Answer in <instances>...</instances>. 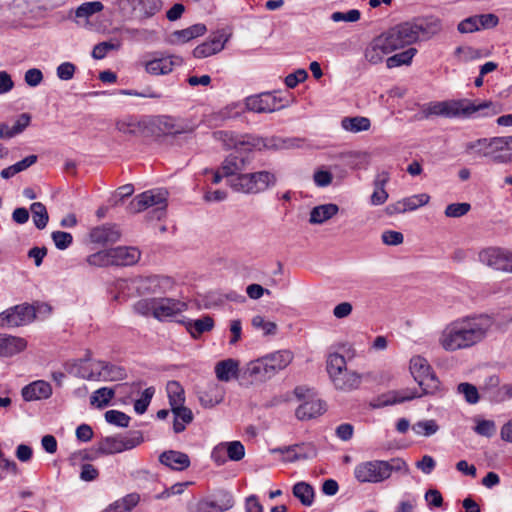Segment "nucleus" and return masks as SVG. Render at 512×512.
<instances>
[{"label":"nucleus","instance_id":"obj_1","mask_svg":"<svg viewBox=\"0 0 512 512\" xmlns=\"http://www.w3.org/2000/svg\"><path fill=\"white\" fill-rule=\"evenodd\" d=\"M493 324V318L487 314L458 318L442 330L439 344L447 352L469 349L486 338Z\"/></svg>","mask_w":512,"mask_h":512},{"label":"nucleus","instance_id":"obj_2","mask_svg":"<svg viewBox=\"0 0 512 512\" xmlns=\"http://www.w3.org/2000/svg\"><path fill=\"white\" fill-rule=\"evenodd\" d=\"M213 137L222 143L224 149L235 150V152L225 157L220 166V170L225 177H236L238 174H242L241 172L247 169L252 162L250 153L253 149L271 148L273 146L268 143L267 139L248 134L240 135L233 131H215Z\"/></svg>","mask_w":512,"mask_h":512},{"label":"nucleus","instance_id":"obj_3","mask_svg":"<svg viewBox=\"0 0 512 512\" xmlns=\"http://www.w3.org/2000/svg\"><path fill=\"white\" fill-rule=\"evenodd\" d=\"M426 116L436 115L446 118H477L497 114L493 102L483 101L476 103L470 99L446 100L433 102L425 110Z\"/></svg>","mask_w":512,"mask_h":512},{"label":"nucleus","instance_id":"obj_4","mask_svg":"<svg viewBox=\"0 0 512 512\" xmlns=\"http://www.w3.org/2000/svg\"><path fill=\"white\" fill-rule=\"evenodd\" d=\"M402 48L427 41L438 35L442 29V20L435 15H422L391 27Z\"/></svg>","mask_w":512,"mask_h":512},{"label":"nucleus","instance_id":"obj_5","mask_svg":"<svg viewBox=\"0 0 512 512\" xmlns=\"http://www.w3.org/2000/svg\"><path fill=\"white\" fill-rule=\"evenodd\" d=\"M400 471L408 472V466L401 458L371 460L357 464L354 477L360 483H381L389 479L392 472Z\"/></svg>","mask_w":512,"mask_h":512},{"label":"nucleus","instance_id":"obj_6","mask_svg":"<svg viewBox=\"0 0 512 512\" xmlns=\"http://www.w3.org/2000/svg\"><path fill=\"white\" fill-rule=\"evenodd\" d=\"M421 387L422 392L418 393L416 389H405L400 391H389L385 394L378 396L374 399L370 406L374 409L383 408L389 405L403 403L416 398H420L423 395H434L440 390V380L432 370L423 379L416 381Z\"/></svg>","mask_w":512,"mask_h":512},{"label":"nucleus","instance_id":"obj_7","mask_svg":"<svg viewBox=\"0 0 512 512\" xmlns=\"http://www.w3.org/2000/svg\"><path fill=\"white\" fill-rule=\"evenodd\" d=\"M276 183V175L266 170L238 174L229 180V185L234 191L244 194L262 193L274 187Z\"/></svg>","mask_w":512,"mask_h":512},{"label":"nucleus","instance_id":"obj_8","mask_svg":"<svg viewBox=\"0 0 512 512\" xmlns=\"http://www.w3.org/2000/svg\"><path fill=\"white\" fill-rule=\"evenodd\" d=\"M168 192L164 189H153L137 195L128 205L131 213H139L154 207L148 212L149 218L161 220L165 217Z\"/></svg>","mask_w":512,"mask_h":512},{"label":"nucleus","instance_id":"obj_9","mask_svg":"<svg viewBox=\"0 0 512 512\" xmlns=\"http://www.w3.org/2000/svg\"><path fill=\"white\" fill-rule=\"evenodd\" d=\"M402 49L396 34L392 28L375 37L366 47L364 56L371 64H379L383 61L384 56L396 50Z\"/></svg>","mask_w":512,"mask_h":512},{"label":"nucleus","instance_id":"obj_10","mask_svg":"<svg viewBox=\"0 0 512 512\" xmlns=\"http://www.w3.org/2000/svg\"><path fill=\"white\" fill-rule=\"evenodd\" d=\"M140 431H130L125 435L108 436L102 438L97 444V451L103 455H111L131 450L143 442Z\"/></svg>","mask_w":512,"mask_h":512},{"label":"nucleus","instance_id":"obj_11","mask_svg":"<svg viewBox=\"0 0 512 512\" xmlns=\"http://www.w3.org/2000/svg\"><path fill=\"white\" fill-rule=\"evenodd\" d=\"M479 261L495 270L512 273V251L489 247L479 252Z\"/></svg>","mask_w":512,"mask_h":512},{"label":"nucleus","instance_id":"obj_12","mask_svg":"<svg viewBox=\"0 0 512 512\" xmlns=\"http://www.w3.org/2000/svg\"><path fill=\"white\" fill-rule=\"evenodd\" d=\"M94 365L97 367L89 372L82 368L81 377L94 381H120L127 377L126 370L122 366L106 361H97Z\"/></svg>","mask_w":512,"mask_h":512},{"label":"nucleus","instance_id":"obj_13","mask_svg":"<svg viewBox=\"0 0 512 512\" xmlns=\"http://www.w3.org/2000/svg\"><path fill=\"white\" fill-rule=\"evenodd\" d=\"M233 495L224 489L217 490L211 496L200 499L193 512H225L234 506Z\"/></svg>","mask_w":512,"mask_h":512},{"label":"nucleus","instance_id":"obj_14","mask_svg":"<svg viewBox=\"0 0 512 512\" xmlns=\"http://www.w3.org/2000/svg\"><path fill=\"white\" fill-rule=\"evenodd\" d=\"M36 317L33 306L25 303L8 308L0 313V326L19 327L29 324Z\"/></svg>","mask_w":512,"mask_h":512},{"label":"nucleus","instance_id":"obj_15","mask_svg":"<svg viewBox=\"0 0 512 512\" xmlns=\"http://www.w3.org/2000/svg\"><path fill=\"white\" fill-rule=\"evenodd\" d=\"M136 290L141 295H156L167 292L173 285L171 278L165 276L139 277L135 281Z\"/></svg>","mask_w":512,"mask_h":512},{"label":"nucleus","instance_id":"obj_16","mask_svg":"<svg viewBox=\"0 0 512 512\" xmlns=\"http://www.w3.org/2000/svg\"><path fill=\"white\" fill-rule=\"evenodd\" d=\"M277 97L269 92L249 96L245 100V111L256 113H271L284 108V105Z\"/></svg>","mask_w":512,"mask_h":512},{"label":"nucleus","instance_id":"obj_17","mask_svg":"<svg viewBox=\"0 0 512 512\" xmlns=\"http://www.w3.org/2000/svg\"><path fill=\"white\" fill-rule=\"evenodd\" d=\"M183 62V58L177 55L154 58L145 63V71L155 76L167 75L173 71L174 67L181 66Z\"/></svg>","mask_w":512,"mask_h":512},{"label":"nucleus","instance_id":"obj_18","mask_svg":"<svg viewBox=\"0 0 512 512\" xmlns=\"http://www.w3.org/2000/svg\"><path fill=\"white\" fill-rule=\"evenodd\" d=\"M501 140V137H493L489 139L486 149L483 150V152L478 150V153L489 158L494 163H510L512 161V154L506 150L504 143H500Z\"/></svg>","mask_w":512,"mask_h":512},{"label":"nucleus","instance_id":"obj_19","mask_svg":"<svg viewBox=\"0 0 512 512\" xmlns=\"http://www.w3.org/2000/svg\"><path fill=\"white\" fill-rule=\"evenodd\" d=\"M112 266H130L137 263L141 253L135 247L118 246L110 248Z\"/></svg>","mask_w":512,"mask_h":512},{"label":"nucleus","instance_id":"obj_20","mask_svg":"<svg viewBox=\"0 0 512 512\" xmlns=\"http://www.w3.org/2000/svg\"><path fill=\"white\" fill-rule=\"evenodd\" d=\"M155 318L163 320L187 309L185 302L173 298H156Z\"/></svg>","mask_w":512,"mask_h":512},{"label":"nucleus","instance_id":"obj_21","mask_svg":"<svg viewBox=\"0 0 512 512\" xmlns=\"http://www.w3.org/2000/svg\"><path fill=\"white\" fill-rule=\"evenodd\" d=\"M120 237L121 231L116 224H103L90 232L91 241L97 244L115 243Z\"/></svg>","mask_w":512,"mask_h":512},{"label":"nucleus","instance_id":"obj_22","mask_svg":"<svg viewBox=\"0 0 512 512\" xmlns=\"http://www.w3.org/2000/svg\"><path fill=\"white\" fill-rule=\"evenodd\" d=\"M21 394L25 401L48 399L52 395V387L44 380H37L24 386Z\"/></svg>","mask_w":512,"mask_h":512},{"label":"nucleus","instance_id":"obj_23","mask_svg":"<svg viewBox=\"0 0 512 512\" xmlns=\"http://www.w3.org/2000/svg\"><path fill=\"white\" fill-rule=\"evenodd\" d=\"M127 3L140 19H149L161 11L162 0H127Z\"/></svg>","mask_w":512,"mask_h":512},{"label":"nucleus","instance_id":"obj_24","mask_svg":"<svg viewBox=\"0 0 512 512\" xmlns=\"http://www.w3.org/2000/svg\"><path fill=\"white\" fill-rule=\"evenodd\" d=\"M27 347V341L18 336L0 334V357H12Z\"/></svg>","mask_w":512,"mask_h":512},{"label":"nucleus","instance_id":"obj_25","mask_svg":"<svg viewBox=\"0 0 512 512\" xmlns=\"http://www.w3.org/2000/svg\"><path fill=\"white\" fill-rule=\"evenodd\" d=\"M271 375L286 368L293 360V353L289 350H279L263 356Z\"/></svg>","mask_w":512,"mask_h":512},{"label":"nucleus","instance_id":"obj_26","mask_svg":"<svg viewBox=\"0 0 512 512\" xmlns=\"http://www.w3.org/2000/svg\"><path fill=\"white\" fill-rule=\"evenodd\" d=\"M224 394L222 386L217 383H211L198 393V399L204 408H212L223 401Z\"/></svg>","mask_w":512,"mask_h":512},{"label":"nucleus","instance_id":"obj_27","mask_svg":"<svg viewBox=\"0 0 512 512\" xmlns=\"http://www.w3.org/2000/svg\"><path fill=\"white\" fill-rule=\"evenodd\" d=\"M159 461L163 465L178 471L185 470L190 466L189 456L186 453L175 450L164 451L159 456Z\"/></svg>","mask_w":512,"mask_h":512},{"label":"nucleus","instance_id":"obj_28","mask_svg":"<svg viewBox=\"0 0 512 512\" xmlns=\"http://www.w3.org/2000/svg\"><path fill=\"white\" fill-rule=\"evenodd\" d=\"M214 371L219 381L229 382L238 377L239 362L233 358L219 361L216 363Z\"/></svg>","mask_w":512,"mask_h":512},{"label":"nucleus","instance_id":"obj_29","mask_svg":"<svg viewBox=\"0 0 512 512\" xmlns=\"http://www.w3.org/2000/svg\"><path fill=\"white\" fill-rule=\"evenodd\" d=\"M275 452H296L292 460H308L316 457L317 449L313 443H300L289 446L279 447Z\"/></svg>","mask_w":512,"mask_h":512},{"label":"nucleus","instance_id":"obj_30","mask_svg":"<svg viewBox=\"0 0 512 512\" xmlns=\"http://www.w3.org/2000/svg\"><path fill=\"white\" fill-rule=\"evenodd\" d=\"M182 323L194 339L199 338L205 332L211 331L214 327V320L208 315L196 320L188 319L182 321Z\"/></svg>","mask_w":512,"mask_h":512},{"label":"nucleus","instance_id":"obj_31","mask_svg":"<svg viewBox=\"0 0 512 512\" xmlns=\"http://www.w3.org/2000/svg\"><path fill=\"white\" fill-rule=\"evenodd\" d=\"M206 31L207 28L202 23L194 24L182 30H176L171 34V43H186L194 38L204 35Z\"/></svg>","mask_w":512,"mask_h":512},{"label":"nucleus","instance_id":"obj_32","mask_svg":"<svg viewBox=\"0 0 512 512\" xmlns=\"http://www.w3.org/2000/svg\"><path fill=\"white\" fill-rule=\"evenodd\" d=\"M31 115L29 113H22L18 116L13 126L6 123L0 124V137L10 139L16 135L21 134L30 124Z\"/></svg>","mask_w":512,"mask_h":512},{"label":"nucleus","instance_id":"obj_33","mask_svg":"<svg viewBox=\"0 0 512 512\" xmlns=\"http://www.w3.org/2000/svg\"><path fill=\"white\" fill-rule=\"evenodd\" d=\"M325 411V404L321 400L306 401L296 409L299 420H309L321 415Z\"/></svg>","mask_w":512,"mask_h":512},{"label":"nucleus","instance_id":"obj_34","mask_svg":"<svg viewBox=\"0 0 512 512\" xmlns=\"http://www.w3.org/2000/svg\"><path fill=\"white\" fill-rule=\"evenodd\" d=\"M338 211L339 207L333 203L316 206L310 212L309 222L311 224H322L336 215Z\"/></svg>","mask_w":512,"mask_h":512},{"label":"nucleus","instance_id":"obj_35","mask_svg":"<svg viewBox=\"0 0 512 512\" xmlns=\"http://www.w3.org/2000/svg\"><path fill=\"white\" fill-rule=\"evenodd\" d=\"M361 380L362 376L360 374L346 369L332 382L336 389L349 391L358 388L361 384Z\"/></svg>","mask_w":512,"mask_h":512},{"label":"nucleus","instance_id":"obj_36","mask_svg":"<svg viewBox=\"0 0 512 512\" xmlns=\"http://www.w3.org/2000/svg\"><path fill=\"white\" fill-rule=\"evenodd\" d=\"M223 48L224 41H222V36L220 35L218 37H214L210 41L198 45L193 50V56L198 59L206 58L220 52Z\"/></svg>","mask_w":512,"mask_h":512},{"label":"nucleus","instance_id":"obj_37","mask_svg":"<svg viewBox=\"0 0 512 512\" xmlns=\"http://www.w3.org/2000/svg\"><path fill=\"white\" fill-rule=\"evenodd\" d=\"M245 373L248 374L255 381H265L272 377L263 357L255 361H251L247 365Z\"/></svg>","mask_w":512,"mask_h":512},{"label":"nucleus","instance_id":"obj_38","mask_svg":"<svg viewBox=\"0 0 512 512\" xmlns=\"http://www.w3.org/2000/svg\"><path fill=\"white\" fill-rule=\"evenodd\" d=\"M116 129L126 135L137 136L139 135L144 126L134 116H126L116 121Z\"/></svg>","mask_w":512,"mask_h":512},{"label":"nucleus","instance_id":"obj_39","mask_svg":"<svg viewBox=\"0 0 512 512\" xmlns=\"http://www.w3.org/2000/svg\"><path fill=\"white\" fill-rule=\"evenodd\" d=\"M292 493L304 506L310 507L314 502V489L307 482H297L292 488Z\"/></svg>","mask_w":512,"mask_h":512},{"label":"nucleus","instance_id":"obj_40","mask_svg":"<svg viewBox=\"0 0 512 512\" xmlns=\"http://www.w3.org/2000/svg\"><path fill=\"white\" fill-rule=\"evenodd\" d=\"M418 50L414 47H409L408 49L396 53L386 59V66L389 69L400 67V66H408L412 63L414 56L417 54Z\"/></svg>","mask_w":512,"mask_h":512},{"label":"nucleus","instance_id":"obj_41","mask_svg":"<svg viewBox=\"0 0 512 512\" xmlns=\"http://www.w3.org/2000/svg\"><path fill=\"white\" fill-rule=\"evenodd\" d=\"M370 125V120L362 116L344 117L341 121L342 128L353 133L366 131L370 128Z\"/></svg>","mask_w":512,"mask_h":512},{"label":"nucleus","instance_id":"obj_42","mask_svg":"<svg viewBox=\"0 0 512 512\" xmlns=\"http://www.w3.org/2000/svg\"><path fill=\"white\" fill-rule=\"evenodd\" d=\"M346 370V359L338 353L330 354L327 359V372L333 381Z\"/></svg>","mask_w":512,"mask_h":512},{"label":"nucleus","instance_id":"obj_43","mask_svg":"<svg viewBox=\"0 0 512 512\" xmlns=\"http://www.w3.org/2000/svg\"><path fill=\"white\" fill-rule=\"evenodd\" d=\"M431 371L432 368L424 357L414 356L410 360V372L415 381L423 379Z\"/></svg>","mask_w":512,"mask_h":512},{"label":"nucleus","instance_id":"obj_44","mask_svg":"<svg viewBox=\"0 0 512 512\" xmlns=\"http://www.w3.org/2000/svg\"><path fill=\"white\" fill-rule=\"evenodd\" d=\"M33 222L39 230L44 229L49 221V215L45 205L41 202H34L30 206Z\"/></svg>","mask_w":512,"mask_h":512},{"label":"nucleus","instance_id":"obj_45","mask_svg":"<svg viewBox=\"0 0 512 512\" xmlns=\"http://www.w3.org/2000/svg\"><path fill=\"white\" fill-rule=\"evenodd\" d=\"M115 390L109 387H102L94 391L90 397V403L98 408L107 406L114 397Z\"/></svg>","mask_w":512,"mask_h":512},{"label":"nucleus","instance_id":"obj_46","mask_svg":"<svg viewBox=\"0 0 512 512\" xmlns=\"http://www.w3.org/2000/svg\"><path fill=\"white\" fill-rule=\"evenodd\" d=\"M167 393L170 407L183 405L185 401L184 389L177 381H169L167 383Z\"/></svg>","mask_w":512,"mask_h":512},{"label":"nucleus","instance_id":"obj_47","mask_svg":"<svg viewBox=\"0 0 512 512\" xmlns=\"http://www.w3.org/2000/svg\"><path fill=\"white\" fill-rule=\"evenodd\" d=\"M457 393L463 395L468 404H476L480 399L477 387L468 382L458 384Z\"/></svg>","mask_w":512,"mask_h":512},{"label":"nucleus","instance_id":"obj_48","mask_svg":"<svg viewBox=\"0 0 512 512\" xmlns=\"http://www.w3.org/2000/svg\"><path fill=\"white\" fill-rule=\"evenodd\" d=\"M224 445L227 457L231 461H240L245 456V447L240 441H231L222 443Z\"/></svg>","mask_w":512,"mask_h":512},{"label":"nucleus","instance_id":"obj_49","mask_svg":"<svg viewBox=\"0 0 512 512\" xmlns=\"http://www.w3.org/2000/svg\"><path fill=\"white\" fill-rule=\"evenodd\" d=\"M430 200V196L426 193L412 195L402 199L405 212L414 211L417 208L426 205Z\"/></svg>","mask_w":512,"mask_h":512},{"label":"nucleus","instance_id":"obj_50","mask_svg":"<svg viewBox=\"0 0 512 512\" xmlns=\"http://www.w3.org/2000/svg\"><path fill=\"white\" fill-rule=\"evenodd\" d=\"M110 249L101 250L89 255L86 259L87 263L91 266L107 267L112 266Z\"/></svg>","mask_w":512,"mask_h":512},{"label":"nucleus","instance_id":"obj_51","mask_svg":"<svg viewBox=\"0 0 512 512\" xmlns=\"http://www.w3.org/2000/svg\"><path fill=\"white\" fill-rule=\"evenodd\" d=\"M245 112V105L241 103H231L218 112L221 120L236 119Z\"/></svg>","mask_w":512,"mask_h":512},{"label":"nucleus","instance_id":"obj_52","mask_svg":"<svg viewBox=\"0 0 512 512\" xmlns=\"http://www.w3.org/2000/svg\"><path fill=\"white\" fill-rule=\"evenodd\" d=\"M105 420L112 425L118 427H128L130 422V417L122 411L119 410H108L105 412Z\"/></svg>","mask_w":512,"mask_h":512},{"label":"nucleus","instance_id":"obj_53","mask_svg":"<svg viewBox=\"0 0 512 512\" xmlns=\"http://www.w3.org/2000/svg\"><path fill=\"white\" fill-rule=\"evenodd\" d=\"M439 429L435 420L418 421L412 426V430L418 435L431 436Z\"/></svg>","mask_w":512,"mask_h":512},{"label":"nucleus","instance_id":"obj_54","mask_svg":"<svg viewBox=\"0 0 512 512\" xmlns=\"http://www.w3.org/2000/svg\"><path fill=\"white\" fill-rule=\"evenodd\" d=\"M120 48L119 42L104 41L96 44L92 50V57L94 59H103L109 51L118 50Z\"/></svg>","mask_w":512,"mask_h":512},{"label":"nucleus","instance_id":"obj_55","mask_svg":"<svg viewBox=\"0 0 512 512\" xmlns=\"http://www.w3.org/2000/svg\"><path fill=\"white\" fill-rule=\"evenodd\" d=\"M104 8L103 4L100 1L86 2L81 4L76 9V17H89L97 12L102 11Z\"/></svg>","mask_w":512,"mask_h":512},{"label":"nucleus","instance_id":"obj_56","mask_svg":"<svg viewBox=\"0 0 512 512\" xmlns=\"http://www.w3.org/2000/svg\"><path fill=\"white\" fill-rule=\"evenodd\" d=\"M154 392L155 389L153 387L146 388L143 391L141 398L134 402V410L137 414L141 415L147 411Z\"/></svg>","mask_w":512,"mask_h":512},{"label":"nucleus","instance_id":"obj_57","mask_svg":"<svg viewBox=\"0 0 512 512\" xmlns=\"http://www.w3.org/2000/svg\"><path fill=\"white\" fill-rule=\"evenodd\" d=\"M252 326L256 329H262L263 335H274L277 331V325L274 322L266 321L264 317L257 315L252 319Z\"/></svg>","mask_w":512,"mask_h":512},{"label":"nucleus","instance_id":"obj_58","mask_svg":"<svg viewBox=\"0 0 512 512\" xmlns=\"http://www.w3.org/2000/svg\"><path fill=\"white\" fill-rule=\"evenodd\" d=\"M51 238L59 250L67 249L73 242V236L64 231H54L51 234Z\"/></svg>","mask_w":512,"mask_h":512},{"label":"nucleus","instance_id":"obj_59","mask_svg":"<svg viewBox=\"0 0 512 512\" xmlns=\"http://www.w3.org/2000/svg\"><path fill=\"white\" fill-rule=\"evenodd\" d=\"M156 298L141 299L134 304V311L140 315L152 314L155 317Z\"/></svg>","mask_w":512,"mask_h":512},{"label":"nucleus","instance_id":"obj_60","mask_svg":"<svg viewBox=\"0 0 512 512\" xmlns=\"http://www.w3.org/2000/svg\"><path fill=\"white\" fill-rule=\"evenodd\" d=\"M361 17V12L358 9H351L346 12L336 11L330 16L334 22H357Z\"/></svg>","mask_w":512,"mask_h":512},{"label":"nucleus","instance_id":"obj_61","mask_svg":"<svg viewBox=\"0 0 512 512\" xmlns=\"http://www.w3.org/2000/svg\"><path fill=\"white\" fill-rule=\"evenodd\" d=\"M470 208L469 203H452L446 207L445 215L447 217L458 218L467 214Z\"/></svg>","mask_w":512,"mask_h":512},{"label":"nucleus","instance_id":"obj_62","mask_svg":"<svg viewBox=\"0 0 512 512\" xmlns=\"http://www.w3.org/2000/svg\"><path fill=\"white\" fill-rule=\"evenodd\" d=\"M455 55L461 57L464 62H468L474 59H478L482 57V53L479 49H475L470 46H459L455 49Z\"/></svg>","mask_w":512,"mask_h":512},{"label":"nucleus","instance_id":"obj_63","mask_svg":"<svg viewBox=\"0 0 512 512\" xmlns=\"http://www.w3.org/2000/svg\"><path fill=\"white\" fill-rule=\"evenodd\" d=\"M474 431L481 436L492 437L496 431V426L492 420H479L474 427Z\"/></svg>","mask_w":512,"mask_h":512},{"label":"nucleus","instance_id":"obj_64","mask_svg":"<svg viewBox=\"0 0 512 512\" xmlns=\"http://www.w3.org/2000/svg\"><path fill=\"white\" fill-rule=\"evenodd\" d=\"M457 29L460 33H473L480 30V26L478 23V17L477 15L470 16L468 18H465L462 20L458 26Z\"/></svg>","mask_w":512,"mask_h":512}]
</instances>
